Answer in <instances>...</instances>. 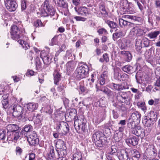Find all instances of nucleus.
<instances>
[{
  "instance_id": "obj_34",
  "label": "nucleus",
  "mask_w": 160,
  "mask_h": 160,
  "mask_svg": "<svg viewBox=\"0 0 160 160\" xmlns=\"http://www.w3.org/2000/svg\"><path fill=\"white\" fill-rule=\"evenodd\" d=\"M7 132L18 131V127L16 124H10L7 126Z\"/></svg>"
},
{
  "instance_id": "obj_35",
  "label": "nucleus",
  "mask_w": 160,
  "mask_h": 160,
  "mask_svg": "<svg viewBox=\"0 0 160 160\" xmlns=\"http://www.w3.org/2000/svg\"><path fill=\"white\" fill-rule=\"evenodd\" d=\"M160 33L159 31L151 32L148 34L147 36L150 39H155Z\"/></svg>"
},
{
  "instance_id": "obj_19",
  "label": "nucleus",
  "mask_w": 160,
  "mask_h": 160,
  "mask_svg": "<svg viewBox=\"0 0 160 160\" xmlns=\"http://www.w3.org/2000/svg\"><path fill=\"white\" fill-rule=\"evenodd\" d=\"M141 117V114L138 111H137L132 113L129 118L138 123L140 122Z\"/></svg>"
},
{
  "instance_id": "obj_37",
  "label": "nucleus",
  "mask_w": 160,
  "mask_h": 160,
  "mask_svg": "<svg viewBox=\"0 0 160 160\" xmlns=\"http://www.w3.org/2000/svg\"><path fill=\"white\" fill-rule=\"evenodd\" d=\"M60 131L63 135H66L69 132V127L68 123L65 122Z\"/></svg>"
},
{
  "instance_id": "obj_18",
  "label": "nucleus",
  "mask_w": 160,
  "mask_h": 160,
  "mask_svg": "<svg viewBox=\"0 0 160 160\" xmlns=\"http://www.w3.org/2000/svg\"><path fill=\"white\" fill-rule=\"evenodd\" d=\"M75 10L79 15L86 16L88 14V9L85 7L78 8L75 7L74 8Z\"/></svg>"
},
{
  "instance_id": "obj_49",
  "label": "nucleus",
  "mask_w": 160,
  "mask_h": 160,
  "mask_svg": "<svg viewBox=\"0 0 160 160\" xmlns=\"http://www.w3.org/2000/svg\"><path fill=\"white\" fill-rule=\"evenodd\" d=\"M58 6L63 8H67L68 7V5L63 0H59L56 4Z\"/></svg>"
},
{
  "instance_id": "obj_24",
  "label": "nucleus",
  "mask_w": 160,
  "mask_h": 160,
  "mask_svg": "<svg viewBox=\"0 0 160 160\" xmlns=\"http://www.w3.org/2000/svg\"><path fill=\"white\" fill-rule=\"evenodd\" d=\"M130 153L132 156V157L135 160H138L140 158V152L135 149L131 150L129 152Z\"/></svg>"
},
{
  "instance_id": "obj_14",
  "label": "nucleus",
  "mask_w": 160,
  "mask_h": 160,
  "mask_svg": "<svg viewBox=\"0 0 160 160\" xmlns=\"http://www.w3.org/2000/svg\"><path fill=\"white\" fill-rule=\"evenodd\" d=\"M132 133L138 137L143 138L144 135L143 130L140 127H135L132 129Z\"/></svg>"
},
{
  "instance_id": "obj_38",
  "label": "nucleus",
  "mask_w": 160,
  "mask_h": 160,
  "mask_svg": "<svg viewBox=\"0 0 160 160\" xmlns=\"http://www.w3.org/2000/svg\"><path fill=\"white\" fill-rule=\"evenodd\" d=\"M118 44L119 47L121 49H125L127 47L126 40L124 39L119 40Z\"/></svg>"
},
{
  "instance_id": "obj_11",
  "label": "nucleus",
  "mask_w": 160,
  "mask_h": 160,
  "mask_svg": "<svg viewBox=\"0 0 160 160\" xmlns=\"http://www.w3.org/2000/svg\"><path fill=\"white\" fill-rule=\"evenodd\" d=\"M23 108L21 105L18 104L14 105L13 108V115L15 117H19L23 113Z\"/></svg>"
},
{
  "instance_id": "obj_60",
  "label": "nucleus",
  "mask_w": 160,
  "mask_h": 160,
  "mask_svg": "<svg viewBox=\"0 0 160 160\" xmlns=\"http://www.w3.org/2000/svg\"><path fill=\"white\" fill-rule=\"evenodd\" d=\"M27 1L26 0H22L21 2V8L22 10H25L27 8Z\"/></svg>"
},
{
  "instance_id": "obj_48",
  "label": "nucleus",
  "mask_w": 160,
  "mask_h": 160,
  "mask_svg": "<svg viewBox=\"0 0 160 160\" xmlns=\"http://www.w3.org/2000/svg\"><path fill=\"white\" fill-rule=\"evenodd\" d=\"M99 8L100 11L102 12V13L104 15L107 14L106 11L105 4L103 3H101L99 5Z\"/></svg>"
},
{
  "instance_id": "obj_43",
  "label": "nucleus",
  "mask_w": 160,
  "mask_h": 160,
  "mask_svg": "<svg viewBox=\"0 0 160 160\" xmlns=\"http://www.w3.org/2000/svg\"><path fill=\"white\" fill-rule=\"evenodd\" d=\"M133 32H134L137 36H141L143 35L142 29L138 27H135L133 28Z\"/></svg>"
},
{
  "instance_id": "obj_12",
  "label": "nucleus",
  "mask_w": 160,
  "mask_h": 160,
  "mask_svg": "<svg viewBox=\"0 0 160 160\" xmlns=\"http://www.w3.org/2000/svg\"><path fill=\"white\" fill-rule=\"evenodd\" d=\"M32 130L33 127L31 125H26L22 129L21 134L23 136L25 137L33 132Z\"/></svg>"
},
{
  "instance_id": "obj_44",
  "label": "nucleus",
  "mask_w": 160,
  "mask_h": 160,
  "mask_svg": "<svg viewBox=\"0 0 160 160\" xmlns=\"http://www.w3.org/2000/svg\"><path fill=\"white\" fill-rule=\"evenodd\" d=\"M125 35V33L122 31H120L118 32L114 33L113 34V38L114 40L118 38L122 37L124 36Z\"/></svg>"
},
{
  "instance_id": "obj_1",
  "label": "nucleus",
  "mask_w": 160,
  "mask_h": 160,
  "mask_svg": "<svg viewBox=\"0 0 160 160\" xmlns=\"http://www.w3.org/2000/svg\"><path fill=\"white\" fill-rule=\"evenodd\" d=\"M77 111L74 109H71L69 112L70 118L74 117V127L77 132L80 133L81 129L83 132H85L86 121L83 117L77 116Z\"/></svg>"
},
{
  "instance_id": "obj_56",
  "label": "nucleus",
  "mask_w": 160,
  "mask_h": 160,
  "mask_svg": "<svg viewBox=\"0 0 160 160\" xmlns=\"http://www.w3.org/2000/svg\"><path fill=\"white\" fill-rule=\"evenodd\" d=\"M8 99L7 98L3 99L2 101V104L3 108L6 109L7 108L8 106Z\"/></svg>"
},
{
  "instance_id": "obj_15",
  "label": "nucleus",
  "mask_w": 160,
  "mask_h": 160,
  "mask_svg": "<svg viewBox=\"0 0 160 160\" xmlns=\"http://www.w3.org/2000/svg\"><path fill=\"white\" fill-rule=\"evenodd\" d=\"M139 139L135 136L128 138L126 139V142L129 146H135L138 144Z\"/></svg>"
},
{
  "instance_id": "obj_30",
  "label": "nucleus",
  "mask_w": 160,
  "mask_h": 160,
  "mask_svg": "<svg viewBox=\"0 0 160 160\" xmlns=\"http://www.w3.org/2000/svg\"><path fill=\"white\" fill-rule=\"evenodd\" d=\"M127 76V74H124L122 75L121 74L119 73L118 72L115 71L114 73V78L116 80L121 81L123 80L124 79L123 78Z\"/></svg>"
},
{
  "instance_id": "obj_50",
  "label": "nucleus",
  "mask_w": 160,
  "mask_h": 160,
  "mask_svg": "<svg viewBox=\"0 0 160 160\" xmlns=\"http://www.w3.org/2000/svg\"><path fill=\"white\" fill-rule=\"evenodd\" d=\"M54 157V152L53 148H50V150L48 154V158L49 159H53Z\"/></svg>"
},
{
  "instance_id": "obj_4",
  "label": "nucleus",
  "mask_w": 160,
  "mask_h": 160,
  "mask_svg": "<svg viewBox=\"0 0 160 160\" xmlns=\"http://www.w3.org/2000/svg\"><path fill=\"white\" fill-rule=\"evenodd\" d=\"M89 71L88 66L86 64L79 65L76 71V77L79 79L86 77Z\"/></svg>"
},
{
  "instance_id": "obj_21",
  "label": "nucleus",
  "mask_w": 160,
  "mask_h": 160,
  "mask_svg": "<svg viewBox=\"0 0 160 160\" xmlns=\"http://www.w3.org/2000/svg\"><path fill=\"white\" fill-rule=\"evenodd\" d=\"M106 117V114L105 112H98V114L95 117L94 119H95L96 122L98 123H99L105 119Z\"/></svg>"
},
{
  "instance_id": "obj_51",
  "label": "nucleus",
  "mask_w": 160,
  "mask_h": 160,
  "mask_svg": "<svg viewBox=\"0 0 160 160\" xmlns=\"http://www.w3.org/2000/svg\"><path fill=\"white\" fill-rule=\"evenodd\" d=\"M106 22L112 29H114L117 27V24L113 21L107 20L106 21Z\"/></svg>"
},
{
  "instance_id": "obj_45",
  "label": "nucleus",
  "mask_w": 160,
  "mask_h": 160,
  "mask_svg": "<svg viewBox=\"0 0 160 160\" xmlns=\"http://www.w3.org/2000/svg\"><path fill=\"white\" fill-rule=\"evenodd\" d=\"M126 105L121 104L119 103L116 105V107L117 108H120L122 112L124 113H126L127 112L128 109V107L126 106Z\"/></svg>"
},
{
  "instance_id": "obj_10",
  "label": "nucleus",
  "mask_w": 160,
  "mask_h": 160,
  "mask_svg": "<svg viewBox=\"0 0 160 160\" xmlns=\"http://www.w3.org/2000/svg\"><path fill=\"white\" fill-rule=\"evenodd\" d=\"M111 88L114 90L121 91L124 89H128V86L125 83L119 84L112 83L111 84Z\"/></svg>"
},
{
  "instance_id": "obj_59",
  "label": "nucleus",
  "mask_w": 160,
  "mask_h": 160,
  "mask_svg": "<svg viewBox=\"0 0 160 160\" xmlns=\"http://www.w3.org/2000/svg\"><path fill=\"white\" fill-rule=\"evenodd\" d=\"M98 32L100 35L102 34L106 35L108 33L107 30L103 28H101L99 29L98 30Z\"/></svg>"
},
{
  "instance_id": "obj_57",
  "label": "nucleus",
  "mask_w": 160,
  "mask_h": 160,
  "mask_svg": "<svg viewBox=\"0 0 160 160\" xmlns=\"http://www.w3.org/2000/svg\"><path fill=\"white\" fill-rule=\"evenodd\" d=\"M148 115H149V118H150L151 119L152 118L154 121H155V119L157 117V115H156V112L153 111H151L149 114H148Z\"/></svg>"
},
{
  "instance_id": "obj_55",
  "label": "nucleus",
  "mask_w": 160,
  "mask_h": 160,
  "mask_svg": "<svg viewBox=\"0 0 160 160\" xmlns=\"http://www.w3.org/2000/svg\"><path fill=\"white\" fill-rule=\"evenodd\" d=\"M36 67L37 69H39L41 68V63L39 58H37L35 60Z\"/></svg>"
},
{
  "instance_id": "obj_28",
  "label": "nucleus",
  "mask_w": 160,
  "mask_h": 160,
  "mask_svg": "<svg viewBox=\"0 0 160 160\" xmlns=\"http://www.w3.org/2000/svg\"><path fill=\"white\" fill-rule=\"evenodd\" d=\"M63 59L65 60H70L71 61L75 59V55H72L71 50H68L66 52L65 56L64 57Z\"/></svg>"
},
{
  "instance_id": "obj_25",
  "label": "nucleus",
  "mask_w": 160,
  "mask_h": 160,
  "mask_svg": "<svg viewBox=\"0 0 160 160\" xmlns=\"http://www.w3.org/2000/svg\"><path fill=\"white\" fill-rule=\"evenodd\" d=\"M66 69L67 72H69L73 71L75 67V65L74 62L70 61L68 62L66 64Z\"/></svg>"
},
{
  "instance_id": "obj_29",
  "label": "nucleus",
  "mask_w": 160,
  "mask_h": 160,
  "mask_svg": "<svg viewBox=\"0 0 160 160\" xmlns=\"http://www.w3.org/2000/svg\"><path fill=\"white\" fill-rule=\"evenodd\" d=\"M103 133L100 131L96 132L94 133L92 136V139L94 140H100L103 138Z\"/></svg>"
},
{
  "instance_id": "obj_23",
  "label": "nucleus",
  "mask_w": 160,
  "mask_h": 160,
  "mask_svg": "<svg viewBox=\"0 0 160 160\" xmlns=\"http://www.w3.org/2000/svg\"><path fill=\"white\" fill-rule=\"evenodd\" d=\"M120 53L126 59L127 62H129L132 59V56L129 51H121Z\"/></svg>"
},
{
  "instance_id": "obj_64",
  "label": "nucleus",
  "mask_w": 160,
  "mask_h": 160,
  "mask_svg": "<svg viewBox=\"0 0 160 160\" xmlns=\"http://www.w3.org/2000/svg\"><path fill=\"white\" fill-rule=\"evenodd\" d=\"M65 88V86L64 85H61L58 86L57 88V90L59 92H62Z\"/></svg>"
},
{
  "instance_id": "obj_8",
  "label": "nucleus",
  "mask_w": 160,
  "mask_h": 160,
  "mask_svg": "<svg viewBox=\"0 0 160 160\" xmlns=\"http://www.w3.org/2000/svg\"><path fill=\"white\" fill-rule=\"evenodd\" d=\"M40 56L43 61L44 67L46 68L50 63L52 57L50 56V54L47 53L44 51L41 52Z\"/></svg>"
},
{
  "instance_id": "obj_9",
  "label": "nucleus",
  "mask_w": 160,
  "mask_h": 160,
  "mask_svg": "<svg viewBox=\"0 0 160 160\" xmlns=\"http://www.w3.org/2000/svg\"><path fill=\"white\" fill-rule=\"evenodd\" d=\"M21 132L20 133L19 131H16L7 132V140L9 141L15 142L18 140L20 137Z\"/></svg>"
},
{
  "instance_id": "obj_63",
  "label": "nucleus",
  "mask_w": 160,
  "mask_h": 160,
  "mask_svg": "<svg viewBox=\"0 0 160 160\" xmlns=\"http://www.w3.org/2000/svg\"><path fill=\"white\" fill-rule=\"evenodd\" d=\"M102 57L103 58L106 62H108L109 61V59L108 54L107 53H105L103 55Z\"/></svg>"
},
{
  "instance_id": "obj_52",
  "label": "nucleus",
  "mask_w": 160,
  "mask_h": 160,
  "mask_svg": "<svg viewBox=\"0 0 160 160\" xmlns=\"http://www.w3.org/2000/svg\"><path fill=\"white\" fill-rule=\"evenodd\" d=\"M40 14L42 17H45L48 16L49 15L51 16L49 12H48L45 8H43L41 10Z\"/></svg>"
},
{
  "instance_id": "obj_2",
  "label": "nucleus",
  "mask_w": 160,
  "mask_h": 160,
  "mask_svg": "<svg viewBox=\"0 0 160 160\" xmlns=\"http://www.w3.org/2000/svg\"><path fill=\"white\" fill-rule=\"evenodd\" d=\"M130 91L120 92H118L116 98L118 101V103L121 104L129 105L130 102Z\"/></svg>"
},
{
  "instance_id": "obj_27",
  "label": "nucleus",
  "mask_w": 160,
  "mask_h": 160,
  "mask_svg": "<svg viewBox=\"0 0 160 160\" xmlns=\"http://www.w3.org/2000/svg\"><path fill=\"white\" fill-rule=\"evenodd\" d=\"M53 76L54 77V82L55 85H58V82L61 80V75L59 72L56 70H55Z\"/></svg>"
},
{
  "instance_id": "obj_46",
  "label": "nucleus",
  "mask_w": 160,
  "mask_h": 160,
  "mask_svg": "<svg viewBox=\"0 0 160 160\" xmlns=\"http://www.w3.org/2000/svg\"><path fill=\"white\" fill-rule=\"evenodd\" d=\"M118 148L115 145H112L110 148H109V153L112 155L117 152L118 151Z\"/></svg>"
},
{
  "instance_id": "obj_53",
  "label": "nucleus",
  "mask_w": 160,
  "mask_h": 160,
  "mask_svg": "<svg viewBox=\"0 0 160 160\" xmlns=\"http://www.w3.org/2000/svg\"><path fill=\"white\" fill-rule=\"evenodd\" d=\"M104 140L103 138L100 139V140H97L94 141L95 144L96 145L99 147H101L103 146V145L104 144Z\"/></svg>"
},
{
  "instance_id": "obj_16",
  "label": "nucleus",
  "mask_w": 160,
  "mask_h": 160,
  "mask_svg": "<svg viewBox=\"0 0 160 160\" xmlns=\"http://www.w3.org/2000/svg\"><path fill=\"white\" fill-rule=\"evenodd\" d=\"M56 151L59 150V152L60 151H63L66 150V147L64 141L61 139L58 140L56 144Z\"/></svg>"
},
{
  "instance_id": "obj_61",
  "label": "nucleus",
  "mask_w": 160,
  "mask_h": 160,
  "mask_svg": "<svg viewBox=\"0 0 160 160\" xmlns=\"http://www.w3.org/2000/svg\"><path fill=\"white\" fill-rule=\"evenodd\" d=\"M122 17L130 19L132 20H136V17L132 15H125L122 16Z\"/></svg>"
},
{
  "instance_id": "obj_17",
  "label": "nucleus",
  "mask_w": 160,
  "mask_h": 160,
  "mask_svg": "<svg viewBox=\"0 0 160 160\" xmlns=\"http://www.w3.org/2000/svg\"><path fill=\"white\" fill-rule=\"evenodd\" d=\"M121 5L123 6V9L124 10L125 14H130L133 13L134 12L132 8H127L128 1L127 0H122L121 2Z\"/></svg>"
},
{
  "instance_id": "obj_32",
  "label": "nucleus",
  "mask_w": 160,
  "mask_h": 160,
  "mask_svg": "<svg viewBox=\"0 0 160 160\" xmlns=\"http://www.w3.org/2000/svg\"><path fill=\"white\" fill-rule=\"evenodd\" d=\"M108 76V72L107 71L104 72L103 74L101 75V77L99 79L100 84L101 85H103L105 83V79L107 78Z\"/></svg>"
},
{
  "instance_id": "obj_33",
  "label": "nucleus",
  "mask_w": 160,
  "mask_h": 160,
  "mask_svg": "<svg viewBox=\"0 0 160 160\" xmlns=\"http://www.w3.org/2000/svg\"><path fill=\"white\" fill-rule=\"evenodd\" d=\"M38 107V104L35 103L31 102L27 104V108L29 111L32 112L37 109Z\"/></svg>"
},
{
  "instance_id": "obj_36",
  "label": "nucleus",
  "mask_w": 160,
  "mask_h": 160,
  "mask_svg": "<svg viewBox=\"0 0 160 160\" xmlns=\"http://www.w3.org/2000/svg\"><path fill=\"white\" fill-rule=\"evenodd\" d=\"M128 156V153L126 151L123 150L120 152L118 158L119 160H127Z\"/></svg>"
},
{
  "instance_id": "obj_40",
  "label": "nucleus",
  "mask_w": 160,
  "mask_h": 160,
  "mask_svg": "<svg viewBox=\"0 0 160 160\" xmlns=\"http://www.w3.org/2000/svg\"><path fill=\"white\" fill-rule=\"evenodd\" d=\"M127 123L128 127L129 128H131L132 129L135 128L136 127V124H137V123H136L135 122L132 120L131 118H128Z\"/></svg>"
},
{
  "instance_id": "obj_3",
  "label": "nucleus",
  "mask_w": 160,
  "mask_h": 160,
  "mask_svg": "<svg viewBox=\"0 0 160 160\" xmlns=\"http://www.w3.org/2000/svg\"><path fill=\"white\" fill-rule=\"evenodd\" d=\"M24 32V29L23 27L14 25L11 27L10 33L12 38L17 40L20 38L21 34Z\"/></svg>"
},
{
  "instance_id": "obj_13",
  "label": "nucleus",
  "mask_w": 160,
  "mask_h": 160,
  "mask_svg": "<svg viewBox=\"0 0 160 160\" xmlns=\"http://www.w3.org/2000/svg\"><path fill=\"white\" fill-rule=\"evenodd\" d=\"M142 122L143 124L146 127H150L153 126L154 121L153 119L149 118L148 115L144 116L142 119Z\"/></svg>"
},
{
  "instance_id": "obj_5",
  "label": "nucleus",
  "mask_w": 160,
  "mask_h": 160,
  "mask_svg": "<svg viewBox=\"0 0 160 160\" xmlns=\"http://www.w3.org/2000/svg\"><path fill=\"white\" fill-rule=\"evenodd\" d=\"M147 159L153 160L157 156V151L154 145H149L146 149L145 153Z\"/></svg>"
},
{
  "instance_id": "obj_54",
  "label": "nucleus",
  "mask_w": 160,
  "mask_h": 160,
  "mask_svg": "<svg viewBox=\"0 0 160 160\" xmlns=\"http://www.w3.org/2000/svg\"><path fill=\"white\" fill-rule=\"evenodd\" d=\"M65 122H64L62 121L57 124L56 129L58 131L60 132L61 131Z\"/></svg>"
},
{
  "instance_id": "obj_20",
  "label": "nucleus",
  "mask_w": 160,
  "mask_h": 160,
  "mask_svg": "<svg viewBox=\"0 0 160 160\" xmlns=\"http://www.w3.org/2000/svg\"><path fill=\"white\" fill-rule=\"evenodd\" d=\"M44 8H45L47 11L49 12L51 16H53L55 14L54 9L52 7L49 6L48 0H45L43 4Z\"/></svg>"
},
{
  "instance_id": "obj_62",
  "label": "nucleus",
  "mask_w": 160,
  "mask_h": 160,
  "mask_svg": "<svg viewBox=\"0 0 160 160\" xmlns=\"http://www.w3.org/2000/svg\"><path fill=\"white\" fill-rule=\"evenodd\" d=\"M137 63L139 65H143L144 63L143 59L141 57H139L137 60Z\"/></svg>"
},
{
  "instance_id": "obj_6",
  "label": "nucleus",
  "mask_w": 160,
  "mask_h": 160,
  "mask_svg": "<svg viewBox=\"0 0 160 160\" xmlns=\"http://www.w3.org/2000/svg\"><path fill=\"white\" fill-rule=\"evenodd\" d=\"M25 137L31 145H35L38 143L39 139L37 138V135L35 131L31 132V133Z\"/></svg>"
},
{
  "instance_id": "obj_42",
  "label": "nucleus",
  "mask_w": 160,
  "mask_h": 160,
  "mask_svg": "<svg viewBox=\"0 0 160 160\" xmlns=\"http://www.w3.org/2000/svg\"><path fill=\"white\" fill-rule=\"evenodd\" d=\"M18 42L22 46V48L25 50L28 49L30 48L29 44L23 40H19Z\"/></svg>"
},
{
  "instance_id": "obj_58",
  "label": "nucleus",
  "mask_w": 160,
  "mask_h": 160,
  "mask_svg": "<svg viewBox=\"0 0 160 160\" xmlns=\"http://www.w3.org/2000/svg\"><path fill=\"white\" fill-rule=\"evenodd\" d=\"M34 26H35L36 27L40 26H44L42 23L41 20L39 19L37 20L36 21L34 22Z\"/></svg>"
},
{
  "instance_id": "obj_41",
  "label": "nucleus",
  "mask_w": 160,
  "mask_h": 160,
  "mask_svg": "<svg viewBox=\"0 0 160 160\" xmlns=\"http://www.w3.org/2000/svg\"><path fill=\"white\" fill-rule=\"evenodd\" d=\"M137 105L138 108H140L144 112H146L147 108L145 106V103L144 102H137Z\"/></svg>"
},
{
  "instance_id": "obj_26",
  "label": "nucleus",
  "mask_w": 160,
  "mask_h": 160,
  "mask_svg": "<svg viewBox=\"0 0 160 160\" xmlns=\"http://www.w3.org/2000/svg\"><path fill=\"white\" fill-rule=\"evenodd\" d=\"M136 50L138 51V54L140 55L142 53V51L141 50L142 48V41L141 39H138L136 40Z\"/></svg>"
},
{
  "instance_id": "obj_47",
  "label": "nucleus",
  "mask_w": 160,
  "mask_h": 160,
  "mask_svg": "<svg viewBox=\"0 0 160 160\" xmlns=\"http://www.w3.org/2000/svg\"><path fill=\"white\" fill-rule=\"evenodd\" d=\"M124 130V128L123 127H121L119 128L118 130H117L118 132L116 133V136L117 135V137H118V139L121 140L122 137V132Z\"/></svg>"
},
{
  "instance_id": "obj_31",
  "label": "nucleus",
  "mask_w": 160,
  "mask_h": 160,
  "mask_svg": "<svg viewBox=\"0 0 160 160\" xmlns=\"http://www.w3.org/2000/svg\"><path fill=\"white\" fill-rule=\"evenodd\" d=\"M122 70L129 74H131L134 72L133 67L131 65H127L123 67Z\"/></svg>"
},
{
  "instance_id": "obj_22",
  "label": "nucleus",
  "mask_w": 160,
  "mask_h": 160,
  "mask_svg": "<svg viewBox=\"0 0 160 160\" xmlns=\"http://www.w3.org/2000/svg\"><path fill=\"white\" fill-rule=\"evenodd\" d=\"M96 88L97 89V91L99 90L101 91L108 96H111L112 94V92L110 90L105 87L101 86L99 88L97 85H96Z\"/></svg>"
},
{
  "instance_id": "obj_39",
  "label": "nucleus",
  "mask_w": 160,
  "mask_h": 160,
  "mask_svg": "<svg viewBox=\"0 0 160 160\" xmlns=\"http://www.w3.org/2000/svg\"><path fill=\"white\" fill-rule=\"evenodd\" d=\"M72 160H83L82 153L80 151H77L73 155Z\"/></svg>"
},
{
  "instance_id": "obj_7",
  "label": "nucleus",
  "mask_w": 160,
  "mask_h": 160,
  "mask_svg": "<svg viewBox=\"0 0 160 160\" xmlns=\"http://www.w3.org/2000/svg\"><path fill=\"white\" fill-rule=\"evenodd\" d=\"M4 2L6 8L10 12L15 11L18 7L17 4L14 0H4Z\"/></svg>"
}]
</instances>
